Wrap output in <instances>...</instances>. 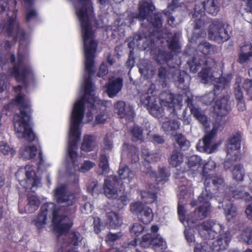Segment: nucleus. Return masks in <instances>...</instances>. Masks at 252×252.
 <instances>
[{"label": "nucleus", "mask_w": 252, "mask_h": 252, "mask_svg": "<svg viewBox=\"0 0 252 252\" xmlns=\"http://www.w3.org/2000/svg\"><path fill=\"white\" fill-rule=\"evenodd\" d=\"M229 190L231 192L230 194L235 199H242L245 200L246 202H248L252 200V197L250 196V194L248 192L238 190L237 189L232 190L230 189Z\"/></svg>", "instance_id": "46"}, {"label": "nucleus", "mask_w": 252, "mask_h": 252, "mask_svg": "<svg viewBox=\"0 0 252 252\" xmlns=\"http://www.w3.org/2000/svg\"><path fill=\"white\" fill-rule=\"evenodd\" d=\"M193 18L194 19L193 24V29L195 30H202L206 24L209 22L207 17L206 16L205 11H200L194 8V12L193 14Z\"/></svg>", "instance_id": "27"}, {"label": "nucleus", "mask_w": 252, "mask_h": 252, "mask_svg": "<svg viewBox=\"0 0 252 252\" xmlns=\"http://www.w3.org/2000/svg\"><path fill=\"white\" fill-rule=\"evenodd\" d=\"M209 38L218 43H223L230 38L228 32H208Z\"/></svg>", "instance_id": "42"}, {"label": "nucleus", "mask_w": 252, "mask_h": 252, "mask_svg": "<svg viewBox=\"0 0 252 252\" xmlns=\"http://www.w3.org/2000/svg\"><path fill=\"white\" fill-rule=\"evenodd\" d=\"M197 50L202 53L203 55V56L202 58H198L197 56L193 55L192 59L194 58H196L197 59V61L200 59H202L203 60H208L209 62L211 61L213 66L215 64V62L214 60L212 59H207L206 56L209 55L214 54L216 51V46L212 45L210 43L206 41L202 42L198 45Z\"/></svg>", "instance_id": "25"}, {"label": "nucleus", "mask_w": 252, "mask_h": 252, "mask_svg": "<svg viewBox=\"0 0 252 252\" xmlns=\"http://www.w3.org/2000/svg\"><path fill=\"white\" fill-rule=\"evenodd\" d=\"M77 144L76 141H69L68 143L67 149L68 153L70 158L72 161H73L77 156V153L76 152Z\"/></svg>", "instance_id": "57"}, {"label": "nucleus", "mask_w": 252, "mask_h": 252, "mask_svg": "<svg viewBox=\"0 0 252 252\" xmlns=\"http://www.w3.org/2000/svg\"><path fill=\"white\" fill-rule=\"evenodd\" d=\"M93 225L94 231L97 234H99L102 230L104 229L105 227L101 220L98 218L94 219Z\"/></svg>", "instance_id": "61"}, {"label": "nucleus", "mask_w": 252, "mask_h": 252, "mask_svg": "<svg viewBox=\"0 0 252 252\" xmlns=\"http://www.w3.org/2000/svg\"><path fill=\"white\" fill-rule=\"evenodd\" d=\"M183 160V154L177 150H174L169 160L170 164L173 167H176L180 165Z\"/></svg>", "instance_id": "47"}, {"label": "nucleus", "mask_w": 252, "mask_h": 252, "mask_svg": "<svg viewBox=\"0 0 252 252\" xmlns=\"http://www.w3.org/2000/svg\"><path fill=\"white\" fill-rule=\"evenodd\" d=\"M0 151L3 155L9 154L11 157H13L15 154V150L4 141L0 142Z\"/></svg>", "instance_id": "59"}, {"label": "nucleus", "mask_w": 252, "mask_h": 252, "mask_svg": "<svg viewBox=\"0 0 252 252\" xmlns=\"http://www.w3.org/2000/svg\"><path fill=\"white\" fill-rule=\"evenodd\" d=\"M210 32H227L231 31L230 26L225 22L215 20L209 26Z\"/></svg>", "instance_id": "36"}, {"label": "nucleus", "mask_w": 252, "mask_h": 252, "mask_svg": "<svg viewBox=\"0 0 252 252\" xmlns=\"http://www.w3.org/2000/svg\"><path fill=\"white\" fill-rule=\"evenodd\" d=\"M61 207H57L53 211L52 223L54 229L60 236L67 233L73 225L72 221L65 215H59Z\"/></svg>", "instance_id": "12"}, {"label": "nucleus", "mask_w": 252, "mask_h": 252, "mask_svg": "<svg viewBox=\"0 0 252 252\" xmlns=\"http://www.w3.org/2000/svg\"><path fill=\"white\" fill-rule=\"evenodd\" d=\"M130 209L139 220L143 223H150L153 220L154 213L152 209L144 205L141 202H135L130 204Z\"/></svg>", "instance_id": "15"}, {"label": "nucleus", "mask_w": 252, "mask_h": 252, "mask_svg": "<svg viewBox=\"0 0 252 252\" xmlns=\"http://www.w3.org/2000/svg\"><path fill=\"white\" fill-rule=\"evenodd\" d=\"M123 235V233L121 232H118L116 233L109 232L106 236V241L107 243L114 242L122 238Z\"/></svg>", "instance_id": "62"}, {"label": "nucleus", "mask_w": 252, "mask_h": 252, "mask_svg": "<svg viewBox=\"0 0 252 252\" xmlns=\"http://www.w3.org/2000/svg\"><path fill=\"white\" fill-rule=\"evenodd\" d=\"M243 0L246 2L247 7L245 8L246 13H243L242 15L248 22H251L252 21V0Z\"/></svg>", "instance_id": "58"}, {"label": "nucleus", "mask_w": 252, "mask_h": 252, "mask_svg": "<svg viewBox=\"0 0 252 252\" xmlns=\"http://www.w3.org/2000/svg\"><path fill=\"white\" fill-rule=\"evenodd\" d=\"M82 240L81 235L78 232L71 231L68 235V243L70 246L74 247L79 245V243Z\"/></svg>", "instance_id": "50"}, {"label": "nucleus", "mask_w": 252, "mask_h": 252, "mask_svg": "<svg viewBox=\"0 0 252 252\" xmlns=\"http://www.w3.org/2000/svg\"><path fill=\"white\" fill-rule=\"evenodd\" d=\"M9 59L13 64L9 72L17 82L22 83L26 88L30 83H35V76L33 68L30 64L24 63L25 58L22 53L18 52L16 62L13 54L10 55Z\"/></svg>", "instance_id": "4"}, {"label": "nucleus", "mask_w": 252, "mask_h": 252, "mask_svg": "<svg viewBox=\"0 0 252 252\" xmlns=\"http://www.w3.org/2000/svg\"><path fill=\"white\" fill-rule=\"evenodd\" d=\"M168 75L169 72L166 67L160 66L158 68L156 82L161 88L166 87L169 78Z\"/></svg>", "instance_id": "31"}, {"label": "nucleus", "mask_w": 252, "mask_h": 252, "mask_svg": "<svg viewBox=\"0 0 252 252\" xmlns=\"http://www.w3.org/2000/svg\"><path fill=\"white\" fill-rule=\"evenodd\" d=\"M176 144L182 150H188L190 146V142L187 139L186 136L182 133H176L174 135Z\"/></svg>", "instance_id": "41"}, {"label": "nucleus", "mask_w": 252, "mask_h": 252, "mask_svg": "<svg viewBox=\"0 0 252 252\" xmlns=\"http://www.w3.org/2000/svg\"><path fill=\"white\" fill-rule=\"evenodd\" d=\"M149 36L152 37L156 36V42L159 41L160 43L163 42L162 38H166L167 47L170 52L178 54L180 52L181 46L180 44L179 38L177 36L178 32H149Z\"/></svg>", "instance_id": "14"}, {"label": "nucleus", "mask_w": 252, "mask_h": 252, "mask_svg": "<svg viewBox=\"0 0 252 252\" xmlns=\"http://www.w3.org/2000/svg\"><path fill=\"white\" fill-rule=\"evenodd\" d=\"M99 166L102 171V174H107L109 171L108 158L106 154H102L100 156Z\"/></svg>", "instance_id": "54"}, {"label": "nucleus", "mask_w": 252, "mask_h": 252, "mask_svg": "<svg viewBox=\"0 0 252 252\" xmlns=\"http://www.w3.org/2000/svg\"><path fill=\"white\" fill-rule=\"evenodd\" d=\"M187 77H188V75L187 72L180 70H176L173 76L175 85L183 91H186L188 89V85L185 83V79Z\"/></svg>", "instance_id": "29"}, {"label": "nucleus", "mask_w": 252, "mask_h": 252, "mask_svg": "<svg viewBox=\"0 0 252 252\" xmlns=\"http://www.w3.org/2000/svg\"><path fill=\"white\" fill-rule=\"evenodd\" d=\"M28 204L25 207V212L26 213H32L35 212L39 207L40 200L37 196L29 193L27 195Z\"/></svg>", "instance_id": "32"}, {"label": "nucleus", "mask_w": 252, "mask_h": 252, "mask_svg": "<svg viewBox=\"0 0 252 252\" xmlns=\"http://www.w3.org/2000/svg\"><path fill=\"white\" fill-rule=\"evenodd\" d=\"M160 103L161 105L167 107H173L175 96L168 91L161 92L158 95Z\"/></svg>", "instance_id": "34"}, {"label": "nucleus", "mask_w": 252, "mask_h": 252, "mask_svg": "<svg viewBox=\"0 0 252 252\" xmlns=\"http://www.w3.org/2000/svg\"><path fill=\"white\" fill-rule=\"evenodd\" d=\"M37 149L35 145L28 146L23 151H21V155L25 159H31L36 155Z\"/></svg>", "instance_id": "45"}, {"label": "nucleus", "mask_w": 252, "mask_h": 252, "mask_svg": "<svg viewBox=\"0 0 252 252\" xmlns=\"http://www.w3.org/2000/svg\"><path fill=\"white\" fill-rule=\"evenodd\" d=\"M215 168V164L213 162H208L203 165L202 174L205 189L198 196L197 200H192L190 202L192 207L202 204L193 212V218L187 219L188 223H195L197 220L205 219L210 212V200L214 195L218 194L224 190V180L221 177L209 173L207 171L208 169L211 170Z\"/></svg>", "instance_id": "1"}, {"label": "nucleus", "mask_w": 252, "mask_h": 252, "mask_svg": "<svg viewBox=\"0 0 252 252\" xmlns=\"http://www.w3.org/2000/svg\"><path fill=\"white\" fill-rule=\"evenodd\" d=\"M155 7L151 1H141L139 3V14L137 18L141 21L142 27H148L152 26L158 30L162 26L161 15L160 13H155L153 15L152 13Z\"/></svg>", "instance_id": "6"}, {"label": "nucleus", "mask_w": 252, "mask_h": 252, "mask_svg": "<svg viewBox=\"0 0 252 252\" xmlns=\"http://www.w3.org/2000/svg\"><path fill=\"white\" fill-rule=\"evenodd\" d=\"M234 95L236 100L238 101V105H243V107L242 110L244 109L245 106V103L243 98V93L241 90L240 85L237 83L234 85Z\"/></svg>", "instance_id": "56"}, {"label": "nucleus", "mask_w": 252, "mask_h": 252, "mask_svg": "<svg viewBox=\"0 0 252 252\" xmlns=\"http://www.w3.org/2000/svg\"><path fill=\"white\" fill-rule=\"evenodd\" d=\"M184 4L183 0H172L166 9L164 10V13L166 16H169L170 11H174L176 8L181 7Z\"/></svg>", "instance_id": "55"}, {"label": "nucleus", "mask_w": 252, "mask_h": 252, "mask_svg": "<svg viewBox=\"0 0 252 252\" xmlns=\"http://www.w3.org/2000/svg\"><path fill=\"white\" fill-rule=\"evenodd\" d=\"M173 58V55L171 52L164 49H158L155 60L158 63L164 64L167 63Z\"/></svg>", "instance_id": "37"}, {"label": "nucleus", "mask_w": 252, "mask_h": 252, "mask_svg": "<svg viewBox=\"0 0 252 252\" xmlns=\"http://www.w3.org/2000/svg\"><path fill=\"white\" fill-rule=\"evenodd\" d=\"M187 164L190 169L194 170L201 165L202 159L200 157L193 155L189 158Z\"/></svg>", "instance_id": "48"}, {"label": "nucleus", "mask_w": 252, "mask_h": 252, "mask_svg": "<svg viewBox=\"0 0 252 252\" xmlns=\"http://www.w3.org/2000/svg\"><path fill=\"white\" fill-rule=\"evenodd\" d=\"M241 133L237 132L228 139L226 146L227 154L241 148Z\"/></svg>", "instance_id": "28"}, {"label": "nucleus", "mask_w": 252, "mask_h": 252, "mask_svg": "<svg viewBox=\"0 0 252 252\" xmlns=\"http://www.w3.org/2000/svg\"><path fill=\"white\" fill-rule=\"evenodd\" d=\"M201 228L199 230V233L204 239H214L218 233L223 229V227L217 221L212 220L203 222Z\"/></svg>", "instance_id": "16"}, {"label": "nucleus", "mask_w": 252, "mask_h": 252, "mask_svg": "<svg viewBox=\"0 0 252 252\" xmlns=\"http://www.w3.org/2000/svg\"><path fill=\"white\" fill-rule=\"evenodd\" d=\"M158 90L154 83L150 84L147 94L141 97V103L146 106L150 113L155 117L162 116L161 108L157 103Z\"/></svg>", "instance_id": "9"}, {"label": "nucleus", "mask_w": 252, "mask_h": 252, "mask_svg": "<svg viewBox=\"0 0 252 252\" xmlns=\"http://www.w3.org/2000/svg\"><path fill=\"white\" fill-rule=\"evenodd\" d=\"M114 110L120 118H125L128 121H132L134 117V111L132 106L127 104L122 100H119L114 104Z\"/></svg>", "instance_id": "19"}, {"label": "nucleus", "mask_w": 252, "mask_h": 252, "mask_svg": "<svg viewBox=\"0 0 252 252\" xmlns=\"http://www.w3.org/2000/svg\"><path fill=\"white\" fill-rule=\"evenodd\" d=\"M5 35L8 38H11V40H7L4 42L5 49H10L12 44H15L18 41L19 46V50H22L24 47L27 48L29 40L27 37V32H5Z\"/></svg>", "instance_id": "18"}, {"label": "nucleus", "mask_w": 252, "mask_h": 252, "mask_svg": "<svg viewBox=\"0 0 252 252\" xmlns=\"http://www.w3.org/2000/svg\"><path fill=\"white\" fill-rule=\"evenodd\" d=\"M139 241L140 246L144 248L151 247L155 252H164L167 248L166 242L159 235L147 233Z\"/></svg>", "instance_id": "13"}, {"label": "nucleus", "mask_w": 252, "mask_h": 252, "mask_svg": "<svg viewBox=\"0 0 252 252\" xmlns=\"http://www.w3.org/2000/svg\"><path fill=\"white\" fill-rule=\"evenodd\" d=\"M170 174L166 171V168L164 167L159 168L158 173L157 174L156 172V175L151 176L152 178H155L157 184L161 182H165L167 181Z\"/></svg>", "instance_id": "49"}, {"label": "nucleus", "mask_w": 252, "mask_h": 252, "mask_svg": "<svg viewBox=\"0 0 252 252\" xmlns=\"http://www.w3.org/2000/svg\"><path fill=\"white\" fill-rule=\"evenodd\" d=\"M11 103L19 106L20 113L16 114L18 119L14 122L15 131L22 133L27 141H33L35 135L31 125L32 111L31 105L25 101V94H17Z\"/></svg>", "instance_id": "3"}, {"label": "nucleus", "mask_w": 252, "mask_h": 252, "mask_svg": "<svg viewBox=\"0 0 252 252\" xmlns=\"http://www.w3.org/2000/svg\"><path fill=\"white\" fill-rule=\"evenodd\" d=\"M132 135V140L133 142H137L139 140H143V129L141 127L135 126L131 129Z\"/></svg>", "instance_id": "53"}, {"label": "nucleus", "mask_w": 252, "mask_h": 252, "mask_svg": "<svg viewBox=\"0 0 252 252\" xmlns=\"http://www.w3.org/2000/svg\"><path fill=\"white\" fill-rule=\"evenodd\" d=\"M123 86V79L122 78H109L108 82L106 84L107 94L110 98L114 97L122 90Z\"/></svg>", "instance_id": "24"}, {"label": "nucleus", "mask_w": 252, "mask_h": 252, "mask_svg": "<svg viewBox=\"0 0 252 252\" xmlns=\"http://www.w3.org/2000/svg\"><path fill=\"white\" fill-rule=\"evenodd\" d=\"M242 237L243 240L248 244L250 245L252 244V230L246 229L243 232L242 234Z\"/></svg>", "instance_id": "64"}, {"label": "nucleus", "mask_w": 252, "mask_h": 252, "mask_svg": "<svg viewBox=\"0 0 252 252\" xmlns=\"http://www.w3.org/2000/svg\"><path fill=\"white\" fill-rule=\"evenodd\" d=\"M217 128L213 127L211 131L206 133L204 135L203 138V148L205 151L208 152L210 150L212 140L217 135Z\"/></svg>", "instance_id": "39"}, {"label": "nucleus", "mask_w": 252, "mask_h": 252, "mask_svg": "<svg viewBox=\"0 0 252 252\" xmlns=\"http://www.w3.org/2000/svg\"><path fill=\"white\" fill-rule=\"evenodd\" d=\"M194 8L200 11L205 10L208 13L216 15L220 11V0H206L203 2L196 4Z\"/></svg>", "instance_id": "22"}, {"label": "nucleus", "mask_w": 252, "mask_h": 252, "mask_svg": "<svg viewBox=\"0 0 252 252\" xmlns=\"http://www.w3.org/2000/svg\"><path fill=\"white\" fill-rule=\"evenodd\" d=\"M56 208L57 206L52 203H45L41 206L39 214L34 220L35 225L37 228L41 229L44 227L47 215L49 213L53 214V211Z\"/></svg>", "instance_id": "20"}, {"label": "nucleus", "mask_w": 252, "mask_h": 252, "mask_svg": "<svg viewBox=\"0 0 252 252\" xmlns=\"http://www.w3.org/2000/svg\"><path fill=\"white\" fill-rule=\"evenodd\" d=\"M54 198L58 204L65 203L69 201V195L67 193L65 185H62L54 189Z\"/></svg>", "instance_id": "30"}, {"label": "nucleus", "mask_w": 252, "mask_h": 252, "mask_svg": "<svg viewBox=\"0 0 252 252\" xmlns=\"http://www.w3.org/2000/svg\"><path fill=\"white\" fill-rule=\"evenodd\" d=\"M0 30H4L6 32H20L21 29L19 22L16 20L10 18L2 29L1 28L0 25Z\"/></svg>", "instance_id": "44"}, {"label": "nucleus", "mask_w": 252, "mask_h": 252, "mask_svg": "<svg viewBox=\"0 0 252 252\" xmlns=\"http://www.w3.org/2000/svg\"><path fill=\"white\" fill-rule=\"evenodd\" d=\"M233 179L237 182H242L244 180L245 171L243 166L241 164H236L232 171Z\"/></svg>", "instance_id": "43"}, {"label": "nucleus", "mask_w": 252, "mask_h": 252, "mask_svg": "<svg viewBox=\"0 0 252 252\" xmlns=\"http://www.w3.org/2000/svg\"><path fill=\"white\" fill-rule=\"evenodd\" d=\"M17 4L16 0H0V13L8 8L12 11L15 10V7Z\"/></svg>", "instance_id": "51"}, {"label": "nucleus", "mask_w": 252, "mask_h": 252, "mask_svg": "<svg viewBox=\"0 0 252 252\" xmlns=\"http://www.w3.org/2000/svg\"><path fill=\"white\" fill-rule=\"evenodd\" d=\"M145 227L138 222L133 223L129 227V232L131 236L133 238V242L135 244L140 241L139 236L143 232Z\"/></svg>", "instance_id": "38"}, {"label": "nucleus", "mask_w": 252, "mask_h": 252, "mask_svg": "<svg viewBox=\"0 0 252 252\" xmlns=\"http://www.w3.org/2000/svg\"><path fill=\"white\" fill-rule=\"evenodd\" d=\"M26 178L24 180L18 179L20 185L22 186L26 190L32 191V188H37L41 182L40 178L37 175L36 173L33 170V166L27 165L25 166Z\"/></svg>", "instance_id": "17"}, {"label": "nucleus", "mask_w": 252, "mask_h": 252, "mask_svg": "<svg viewBox=\"0 0 252 252\" xmlns=\"http://www.w3.org/2000/svg\"><path fill=\"white\" fill-rule=\"evenodd\" d=\"M119 177L111 176L105 179L103 185L104 193L109 198H115L117 196V189L119 186V180L128 179L130 181L134 176L131 171L127 166L120 169L118 171Z\"/></svg>", "instance_id": "7"}, {"label": "nucleus", "mask_w": 252, "mask_h": 252, "mask_svg": "<svg viewBox=\"0 0 252 252\" xmlns=\"http://www.w3.org/2000/svg\"><path fill=\"white\" fill-rule=\"evenodd\" d=\"M108 223L111 228H116L123 224V219L118 213L114 211L106 214Z\"/></svg>", "instance_id": "33"}, {"label": "nucleus", "mask_w": 252, "mask_h": 252, "mask_svg": "<svg viewBox=\"0 0 252 252\" xmlns=\"http://www.w3.org/2000/svg\"><path fill=\"white\" fill-rule=\"evenodd\" d=\"M180 126V122L176 120H170L164 122L162 125L163 130L166 132L172 133L176 131Z\"/></svg>", "instance_id": "40"}, {"label": "nucleus", "mask_w": 252, "mask_h": 252, "mask_svg": "<svg viewBox=\"0 0 252 252\" xmlns=\"http://www.w3.org/2000/svg\"><path fill=\"white\" fill-rule=\"evenodd\" d=\"M85 58V70L89 73L85 79L84 94L80 100L76 101L73 107L85 111V103L90 104L91 109L94 108L95 105L94 96L91 95L93 91L92 77L94 73V54L97 46V43L94 39L95 32H82Z\"/></svg>", "instance_id": "2"}, {"label": "nucleus", "mask_w": 252, "mask_h": 252, "mask_svg": "<svg viewBox=\"0 0 252 252\" xmlns=\"http://www.w3.org/2000/svg\"><path fill=\"white\" fill-rule=\"evenodd\" d=\"M142 164L143 166V172L146 175H149L151 177V176L156 175V171L152 169L150 161L145 159L144 161L143 162Z\"/></svg>", "instance_id": "60"}, {"label": "nucleus", "mask_w": 252, "mask_h": 252, "mask_svg": "<svg viewBox=\"0 0 252 252\" xmlns=\"http://www.w3.org/2000/svg\"><path fill=\"white\" fill-rule=\"evenodd\" d=\"M231 239L229 232H226L220 234L217 239L212 242L211 246L207 242L202 241L200 243H196L194 247V252H220L227 249L228 244Z\"/></svg>", "instance_id": "8"}, {"label": "nucleus", "mask_w": 252, "mask_h": 252, "mask_svg": "<svg viewBox=\"0 0 252 252\" xmlns=\"http://www.w3.org/2000/svg\"><path fill=\"white\" fill-rule=\"evenodd\" d=\"M95 140L96 138L94 135H85L81 145V150L86 152L93 151L95 145Z\"/></svg>", "instance_id": "35"}, {"label": "nucleus", "mask_w": 252, "mask_h": 252, "mask_svg": "<svg viewBox=\"0 0 252 252\" xmlns=\"http://www.w3.org/2000/svg\"><path fill=\"white\" fill-rule=\"evenodd\" d=\"M229 99V95H225L215 102L214 111L218 117H222L228 113L230 109V106L228 105Z\"/></svg>", "instance_id": "23"}, {"label": "nucleus", "mask_w": 252, "mask_h": 252, "mask_svg": "<svg viewBox=\"0 0 252 252\" xmlns=\"http://www.w3.org/2000/svg\"><path fill=\"white\" fill-rule=\"evenodd\" d=\"M187 106L189 108L190 113L200 123L206 126L208 124L207 117L201 113L200 108L196 107L193 103L192 98H188L187 99Z\"/></svg>", "instance_id": "26"}, {"label": "nucleus", "mask_w": 252, "mask_h": 252, "mask_svg": "<svg viewBox=\"0 0 252 252\" xmlns=\"http://www.w3.org/2000/svg\"><path fill=\"white\" fill-rule=\"evenodd\" d=\"M229 83V80L224 77L216 78V84L214 86L213 92L205 95L204 96V100L209 98L207 103L211 104L214 101L217 96L220 94L223 89L228 86Z\"/></svg>", "instance_id": "21"}, {"label": "nucleus", "mask_w": 252, "mask_h": 252, "mask_svg": "<svg viewBox=\"0 0 252 252\" xmlns=\"http://www.w3.org/2000/svg\"><path fill=\"white\" fill-rule=\"evenodd\" d=\"M76 15L84 29L83 32H92V27H101L100 23L95 21L93 17V7L90 0H78L74 4Z\"/></svg>", "instance_id": "5"}, {"label": "nucleus", "mask_w": 252, "mask_h": 252, "mask_svg": "<svg viewBox=\"0 0 252 252\" xmlns=\"http://www.w3.org/2000/svg\"><path fill=\"white\" fill-rule=\"evenodd\" d=\"M84 110L73 108L71 116V124L69 131V141H76V143L80 140L81 130L79 128L84 117Z\"/></svg>", "instance_id": "11"}, {"label": "nucleus", "mask_w": 252, "mask_h": 252, "mask_svg": "<svg viewBox=\"0 0 252 252\" xmlns=\"http://www.w3.org/2000/svg\"><path fill=\"white\" fill-rule=\"evenodd\" d=\"M209 62L208 60H203L202 59L197 61L196 58H194L187 62L190 72L193 73L198 71L201 65L204 64L205 65L198 74V77L205 84L208 83L214 78L212 66L209 65Z\"/></svg>", "instance_id": "10"}, {"label": "nucleus", "mask_w": 252, "mask_h": 252, "mask_svg": "<svg viewBox=\"0 0 252 252\" xmlns=\"http://www.w3.org/2000/svg\"><path fill=\"white\" fill-rule=\"evenodd\" d=\"M142 153L144 159L150 162H156L158 161L160 158V155L158 153H150L146 149H143Z\"/></svg>", "instance_id": "52"}, {"label": "nucleus", "mask_w": 252, "mask_h": 252, "mask_svg": "<svg viewBox=\"0 0 252 252\" xmlns=\"http://www.w3.org/2000/svg\"><path fill=\"white\" fill-rule=\"evenodd\" d=\"M243 88L247 94L252 98V80L245 79L243 84Z\"/></svg>", "instance_id": "63"}]
</instances>
